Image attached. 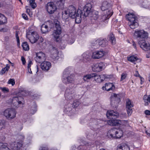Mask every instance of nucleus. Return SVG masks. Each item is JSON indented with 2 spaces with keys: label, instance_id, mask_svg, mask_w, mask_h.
Returning <instances> with one entry per match:
<instances>
[{
  "label": "nucleus",
  "instance_id": "1",
  "mask_svg": "<svg viewBox=\"0 0 150 150\" xmlns=\"http://www.w3.org/2000/svg\"><path fill=\"white\" fill-rule=\"evenodd\" d=\"M92 6L90 4H86L83 7V10L81 11V16H83L86 17L88 16L91 17V20L94 23L93 20H96L98 18V12L96 11H93L91 9Z\"/></svg>",
  "mask_w": 150,
  "mask_h": 150
},
{
  "label": "nucleus",
  "instance_id": "2",
  "mask_svg": "<svg viewBox=\"0 0 150 150\" xmlns=\"http://www.w3.org/2000/svg\"><path fill=\"white\" fill-rule=\"evenodd\" d=\"M113 13L112 10H109L106 14L98 16L96 20H93V21L95 22L97 26L99 28L104 26L105 23H107L108 22V20L112 16Z\"/></svg>",
  "mask_w": 150,
  "mask_h": 150
},
{
  "label": "nucleus",
  "instance_id": "3",
  "mask_svg": "<svg viewBox=\"0 0 150 150\" xmlns=\"http://www.w3.org/2000/svg\"><path fill=\"white\" fill-rule=\"evenodd\" d=\"M106 116L109 118L112 119L107 121V123L109 125L119 126L121 123L120 120H115L119 116V114L117 112L110 110L107 112Z\"/></svg>",
  "mask_w": 150,
  "mask_h": 150
},
{
  "label": "nucleus",
  "instance_id": "4",
  "mask_svg": "<svg viewBox=\"0 0 150 150\" xmlns=\"http://www.w3.org/2000/svg\"><path fill=\"white\" fill-rule=\"evenodd\" d=\"M67 9L70 17L72 18H75V21L76 23H80L81 20V10L78 9L76 11V8L72 5L69 6Z\"/></svg>",
  "mask_w": 150,
  "mask_h": 150
},
{
  "label": "nucleus",
  "instance_id": "5",
  "mask_svg": "<svg viewBox=\"0 0 150 150\" xmlns=\"http://www.w3.org/2000/svg\"><path fill=\"white\" fill-rule=\"evenodd\" d=\"M126 18L129 21L128 24L131 29H134L138 26L139 24L138 18L135 15L129 13L126 15Z\"/></svg>",
  "mask_w": 150,
  "mask_h": 150
},
{
  "label": "nucleus",
  "instance_id": "6",
  "mask_svg": "<svg viewBox=\"0 0 150 150\" xmlns=\"http://www.w3.org/2000/svg\"><path fill=\"white\" fill-rule=\"evenodd\" d=\"M55 22V28L52 34V36L55 40L57 42H59L60 40V37L62 33V29L59 22L58 21H56Z\"/></svg>",
  "mask_w": 150,
  "mask_h": 150
},
{
  "label": "nucleus",
  "instance_id": "7",
  "mask_svg": "<svg viewBox=\"0 0 150 150\" xmlns=\"http://www.w3.org/2000/svg\"><path fill=\"white\" fill-rule=\"evenodd\" d=\"M74 80V76L73 74H70L67 69H66L63 72L62 78L63 83L65 84L72 83Z\"/></svg>",
  "mask_w": 150,
  "mask_h": 150
},
{
  "label": "nucleus",
  "instance_id": "8",
  "mask_svg": "<svg viewBox=\"0 0 150 150\" xmlns=\"http://www.w3.org/2000/svg\"><path fill=\"white\" fill-rule=\"evenodd\" d=\"M134 35L136 38L138 42L140 40H145L148 37V33L144 30L136 29Z\"/></svg>",
  "mask_w": 150,
  "mask_h": 150
},
{
  "label": "nucleus",
  "instance_id": "9",
  "mask_svg": "<svg viewBox=\"0 0 150 150\" xmlns=\"http://www.w3.org/2000/svg\"><path fill=\"white\" fill-rule=\"evenodd\" d=\"M16 112L15 110L12 108H8L4 112V115L8 120L14 119L16 116Z\"/></svg>",
  "mask_w": 150,
  "mask_h": 150
},
{
  "label": "nucleus",
  "instance_id": "10",
  "mask_svg": "<svg viewBox=\"0 0 150 150\" xmlns=\"http://www.w3.org/2000/svg\"><path fill=\"white\" fill-rule=\"evenodd\" d=\"M64 96L66 99L68 101L74 99L75 96L74 89L73 88H67L65 91Z\"/></svg>",
  "mask_w": 150,
  "mask_h": 150
},
{
  "label": "nucleus",
  "instance_id": "11",
  "mask_svg": "<svg viewBox=\"0 0 150 150\" xmlns=\"http://www.w3.org/2000/svg\"><path fill=\"white\" fill-rule=\"evenodd\" d=\"M24 138V135H20L18 136L17 141L19 142H15L13 144V146H12V148L13 149H19L23 145V140Z\"/></svg>",
  "mask_w": 150,
  "mask_h": 150
},
{
  "label": "nucleus",
  "instance_id": "12",
  "mask_svg": "<svg viewBox=\"0 0 150 150\" xmlns=\"http://www.w3.org/2000/svg\"><path fill=\"white\" fill-rule=\"evenodd\" d=\"M46 10L50 14L53 13L57 10V8L52 2H48L45 6Z\"/></svg>",
  "mask_w": 150,
  "mask_h": 150
},
{
  "label": "nucleus",
  "instance_id": "13",
  "mask_svg": "<svg viewBox=\"0 0 150 150\" xmlns=\"http://www.w3.org/2000/svg\"><path fill=\"white\" fill-rule=\"evenodd\" d=\"M91 125H98L100 127H103L107 123V122L101 119H91L90 120Z\"/></svg>",
  "mask_w": 150,
  "mask_h": 150
},
{
  "label": "nucleus",
  "instance_id": "14",
  "mask_svg": "<svg viewBox=\"0 0 150 150\" xmlns=\"http://www.w3.org/2000/svg\"><path fill=\"white\" fill-rule=\"evenodd\" d=\"M105 67L104 63L103 62H100L94 64L92 67V70L95 72H99L103 69Z\"/></svg>",
  "mask_w": 150,
  "mask_h": 150
},
{
  "label": "nucleus",
  "instance_id": "15",
  "mask_svg": "<svg viewBox=\"0 0 150 150\" xmlns=\"http://www.w3.org/2000/svg\"><path fill=\"white\" fill-rule=\"evenodd\" d=\"M108 41L106 39L101 38L96 40L93 44L94 46H100L102 47H105L108 45Z\"/></svg>",
  "mask_w": 150,
  "mask_h": 150
},
{
  "label": "nucleus",
  "instance_id": "16",
  "mask_svg": "<svg viewBox=\"0 0 150 150\" xmlns=\"http://www.w3.org/2000/svg\"><path fill=\"white\" fill-rule=\"evenodd\" d=\"M134 106L133 104L131 102L129 99L126 100V107L127 113L129 116L131 115L132 112V107Z\"/></svg>",
  "mask_w": 150,
  "mask_h": 150
},
{
  "label": "nucleus",
  "instance_id": "17",
  "mask_svg": "<svg viewBox=\"0 0 150 150\" xmlns=\"http://www.w3.org/2000/svg\"><path fill=\"white\" fill-rule=\"evenodd\" d=\"M140 47L145 51H148L150 49V45L145 40H140L138 42Z\"/></svg>",
  "mask_w": 150,
  "mask_h": 150
},
{
  "label": "nucleus",
  "instance_id": "18",
  "mask_svg": "<svg viewBox=\"0 0 150 150\" xmlns=\"http://www.w3.org/2000/svg\"><path fill=\"white\" fill-rule=\"evenodd\" d=\"M111 104L112 105H114L113 103L115 105V106L117 105L120 101V96L119 94H114L113 95L111 96Z\"/></svg>",
  "mask_w": 150,
  "mask_h": 150
},
{
  "label": "nucleus",
  "instance_id": "19",
  "mask_svg": "<svg viewBox=\"0 0 150 150\" xmlns=\"http://www.w3.org/2000/svg\"><path fill=\"white\" fill-rule=\"evenodd\" d=\"M36 57L35 60L36 62L38 63H41L45 59V54L42 52H40L36 53Z\"/></svg>",
  "mask_w": 150,
  "mask_h": 150
},
{
  "label": "nucleus",
  "instance_id": "20",
  "mask_svg": "<svg viewBox=\"0 0 150 150\" xmlns=\"http://www.w3.org/2000/svg\"><path fill=\"white\" fill-rule=\"evenodd\" d=\"M105 54V52L103 50L97 51L93 53L92 57L93 59H98L103 57Z\"/></svg>",
  "mask_w": 150,
  "mask_h": 150
},
{
  "label": "nucleus",
  "instance_id": "21",
  "mask_svg": "<svg viewBox=\"0 0 150 150\" xmlns=\"http://www.w3.org/2000/svg\"><path fill=\"white\" fill-rule=\"evenodd\" d=\"M41 69L44 71H47L51 68V63L48 62L44 61L40 64Z\"/></svg>",
  "mask_w": 150,
  "mask_h": 150
},
{
  "label": "nucleus",
  "instance_id": "22",
  "mask_svg": "<svg viewBox=\"0 0 150 150\" xmlns=\"http://www.w3.org/2000/svg\"><path fill=\"white\" fill-rule=\"evenodd\" d=\"M31 37L29 39L30 42L32 43H34L36 42L39 38V35L38 33L35 32H33L31 33Z\"/></svg>",
  "mask_w": 150,
  "mask_h": 150
},
{
  "label": "nucleus",
  "instance_id": "23",
  "mask_svg": "<svg viewBox=\"0 0 150 150\" xmlns=\"http://www.w3.org/2000/svg\"><path fill=\"white\" fill-rule=\"evenodd\" d=\"M118 130L115 128L110 129L107 133V136L110 138H115V135H116V134L117 133Z\"/></svg>",
  "mask_w": 150,
  "mask_h": 150
},
{
  "label": "nucleus",
  "instance_id": "24",
  "mask_svg": "<svg viewBox=\"0 0 150 150\" xmlns=\"http://www.w3.org/2000/svg\"><path fill=\"white\" fill-rule=\"evenodd\" d=\"M21 99H22L21 98L18 97H14L12 99V103L14 107L15 108H17L19 107V105L22 103L21 100H19Z\"/></svg>",
  "mask_w": 150,
  "mask_h": 150
},
{
  "label": "nucleus",
  "instance_id": "25",
  "mask_svg": "<svg viewBox=\"0 0 150 150\" xmlns=\"http://www.w3.org/2000/svg\"><path fill=\"white\" fill-rule=\"evenodd\" d=\"M102 88L104 90H106L109 91L114 89L115 87L112 83H106L105 84V86H103Z\"/></svg>",
  "mask_w": 150,
  "mask_h": 150
},
{
  "label": "nucleus",
  "instance_id": "26",
  "mask_svg": "<svg viewBox=\"0 0 150 150\" xmlns=\"http://www.w3.org/2000/svg\"><path fill=\"white\" fill-rule=\"evenodd\" d=\"M83 60L84 62H86L90 61L92 58L91 54L89 52H85L82 55Z\"/></svg>",
  "mask_w": 150,
  "mask_h": 150
},
{
  "label": "nucleus",
  "instance_id": "27",
  "mask_svg": "<svg viewBox=\"0 0 150 150\" xmlns=\"http://www.w3.org/2000/svg\"><path fill=\"white\" fill-rule=\"evenodd\" d=\"M110 4L107 1H104L102 3L100 8L102 11H103L107 10L110 7Z\"/></svg>",
  "mask_w": 150,
  "mask_h": 150
},
{
  "label": "nucleus",
  "instance_id": "28",
  "mask_svg": "<svg viewBox=\"0 0 150 150\" xmlns=\"http://www.w3.org/2000/svg\"><path fill=\"white\" fill-rule=\"evenodd\" d=\"M96 73H93L84 75L83 77V80L85 81L88 82L91 79L96 77Z\"/></svg>",
  "mask_w": 150,
  "mask_h": 150
},
{
  "label": "nucleus",
  "instance_id": "29",
  "mask_svg": "<svg viewBox=\"0 0 150 150\" xmlns=\"http://www.w3.org/2000/svg\"><path fill=\"white\" fill-rule=\"evenodd\" d=\"M109 41L112 45L116 43V40L114 35L112 33H110L108 36Z\"/></svg>",
  "mask_w": 150,
  "mask_h": 150
},
{
  "label": "nucleus",
  "instance_id": "30",
  "mask_svg": "<svg viewBox=\"0 0 150 150\" xmlns=\"http://www.w3.org/2000/svg\"><path fill=\"white\" fill-rule=\"evenodd\" d=\"M38 44L39 45L40 48L42 49L44 48L46 46V43L45 42H43V39L42 37L39 38Z\"/></svg>",
  "mask_w": 150,
  "mask_h": 150
},
{
  "label": "nucleus",
  "instance_id": "31",
  "mask_svg": "<svg viewBox=\"0 0 150 150\" xmlns=\"http://www.w3.org/2000/svg\"><path fill=\"white\" fill-rule=\"evenodd\" d=\"M143 100L144 103V105L147 106L150 103V95L148 96L147 95H145L143 98Z\"/></svg>",
  "mask_w": 150,
  "mask_h": 150
},
{
  "label": "nucleus",
  "instance_id": "32",
  "mask_svg": "<svg viewBox=\"0 0 150 150\" xmlns=\"http://www.w3.org/2000/svg\"><path fill=\"white\" fill-rule=\"evenodd\" d=\"M69 17H70V16L67 9L62 12V17L63 19L66 20Z\"/></svg>",
  "mask_w": 150,
  "mask_h": 150
},
{
  "label": "nucleus",
  "instance_id": "33",
  "mask_svg": "<svg viewBox=\"0 0 150 150\" xmlns=\"http://www.w3.org/2000/svg\"><path fill=\"white\" fill-rule=\"evenodd\" d=\"M129 147L126 144L119 145L117 146V150H128Z\"/></svg>",
  "mask_w": 150,
  "mask_h": 150
},
{
  "label": "nucleus",
  "instance_id": "34",
  "mask_svg": "<svg viewBox=\"0 0 150 150\" xmlns=\"http://www.w3.org/2000/svg\"><path fill=\"white\" fill-rule=\"evenodd\" d=\"M95 77L96 81L98 82H100L103 81L105 76L104 75H101L98 76L96 75Z\"/></svg>",
  "mask_w": 150,
  "mask_h": 150
},
{
  "label": "nucleus",
  "instance_id": "35",
  "mask_svg": "<svg viewBox=\"0 0 150 150\" xmlns=\"http://www.w3.org/2000/svg\"><path fill=\"white\" fill-rule=\"evenodd\" d=\"M41 30L42 33H46L48 32L47 25L43 24L41 27Z\"/></svg>",
  "mask_w": 150,
  "mask_h": 150
},
{
  "label": "nucleus",
  "instance_id": "36",
  "mask_svg": "<svg viewBox=\"0 0 150 150\" xmlns=\"http://www.w3.org/2000/svg\"><path fill=\"white\" fill-rule=\"evenodd\" d=\"M6 22L7 20L6 17L3 14L0 13V24H4Z\"/></svg>",
  "mask_w": 150,
  "mask_h": 150
},
{
  "label": "nucleus",
  "instance_id": "37",
  "mask_svg": "<svg viewBox=\"0 0 150 150\" xmlns=\"http://www.w3.org/2000/svg\"><path fill=\"white\" fill-rule=\"evenodd\" d=\"M8 144L7 143H3L0 142V150L1 149H5V150H10L9 148L7 147Z\"/></svg>",
  "mask_w": 150,
  "mask_h": 150
},
{
  "label": "nucleus",
  "instance_id": "38",
  "mask_svg": "<svg viewBox=\"0 0 150 150\" xmlns=\"http://www.w3.org/2000/svg\"><path fill=\"white\" fill-rule=\"evenodd\" d=\"M10 68V66L8 64H7L5 67L2 69L0 72V74L1 75H3L4 74L6 71H8Z\"/></svg>",
  "mask_w": 150,
  "mask_h": 150
},
{
  "label": "nucleus",
  "instance_id": "39",
  "mask_svg": "<svg viewBox=\"0 0 150 150\" xmlns=\"http://www.w3.org/2000/svg\"><path fill=\"white\" fill-rule=\"evenodd\" d=\"M23 49L25 51H28L29 50V46L26 42H24L22 45Z\"/></svg>",
  "mask_w": 150,
  "mask_h": 150
},
{
  "label": "nucleus",
  "instance_id": "40",
  "mask_svg": "<svg viewBox=\"0 0 150 150\" xmlns=\"http://www.w3.org/2000/svg\"><path fill=\"white\" fill-rule=\"evenodd\" d=\"M117 133L116 134V135H115V138H120L123 136V132L122 130L118 129L117 131Z\"/></svg>",
  "mask_w": 150,
  "mask_h": 150
},
{
  "label": "nucleus",
  "instance_id": "41",
  "mask_svg": "<svg viewBox=\"0 0 150 150\" xmlns=\"http://www.w3.org/2000/svg\"><path fill=\"white\" fill-rule=\"evenodd\" d=\"M29 3L30 6L33 9L35 8L37 6V5L35 2V0H30Z\"/></svg>",
  "mask_w": 150,
  "mask_h": 150
},
{
  "label": "nucleus",
  "instance_id": "42",
  "mask_svg": "<svg viewBox=\"0 0 150 150\" xmlns=\"http://www.w3.org/2000/svg\"><path fill=\"white\" fill-rule=\"evenodd\" d=\"M127 59L128 61L133 62L137 61L138 59L136 56H132L128 57Z\"/></svg>",
  "mask_w": 150,
  "mask_h": 150
},
{
  "label": "nucleus",
  "instance_id": "43",
  "mask_svg": "<svg viewBox=\"0 0 150 150\" xmlns=\"http://www.w3.org/2000/svg\"><path fill=\"white\" fill-rule=\"evenodd\" d=\"M64 4V0H56V4L58 6H63Z\"/></svg>",
  "mask_w": 150,
  "mask_h": 150
},
{
  "label": "nucleus",
  "instance_id": "44",
  "mask_svg": "<svg viewBox=\"0 0 150 150\" xmlns=\"http://www.w3.org/2000/svg\"><path fill=\"white\" fill-rule=\"evenodd\" d=\"M33 107L32 108V110H30V113L32 114H34L36 111V108L37 105L36 104H35L33 106Z\"/></svg>",
  "mask_w": 150,
  "mask_h": 150
},
{
  "label": "nucleus",
  "instance_id": "45",
  "mask_svg": "<svg viewBox=\"0 0 150 150\" xmlns=\"http://www.w3.org/2000/svg\"><path fill=\"white\" fill-rule=\"evenodd\" d=\"M80 103V102L78 100H75L72 106L73 108H75L77 107Z\"/></svg>",
  "mask_w": 150,
  "mask_h": 150
},
{
  "label": "nucleus",
  "instance_id": "46",
  "mask_svg": "<svg viewBox=\"0 0 150 150\" xmlns=\"http://www.w3.org/2000/svg\"><path fill=\"white\" fill-rule=\"evenodd\" d=\"M32 64V61H30L29 62L28 65V73L30 74H32V71L31 70V69L30 68V67L31 64Z\"/></svg>",
  "mask_w": 150,
  "mask_h": 150
},
{
  "label": "nucleus",
  "instance_id": "47",
  "mask_svg": "<svg viewBox=\"0 0 150 150\" xmlns=\"http://www.w3.org/2000/svg\"><path fill=\"white\" fill-rule=\"evenodd\" d=\"M85 144L86 146H88L89 148L93 147L95 145V144H94L93 142H87L86 144Z\"/></svg>",
  "mask_w": 150,
  "mask_h": 150
},
{
  "label": "nucleus",
  "instance_id": "48",
  "mask_svg": "<svg viewBox=\"0 0 150 150\" xmlns=\"http://www.w3.org/2000/svg\"><path fill=\"white\" fill-rule=\"evenodd\" d=\"M121 122V123L120 124V127H121V125H123L125 126H127L128 125V124L127 121L125 120H120Z\"/></svg>",
  "mask_w": 150,
  "mask_h": 150
},
{
  "label": "nucleus",
  "instance_id": "49",
  "mask_svg": "<svg viewBox=\"0 0 150 150\" xmlns=\"http://www.w3.org/2000/svg\"><path fill=\"white\" fill-rule=\"evenodd\" d=\"M127 74L126 73H124L122 74L121 75L120 81H122L123 80L125 79L127 77Z\"/></svg>",
  "mask_w": 150,
  "mask_h": 150
},
{
  "label": "nucleus",
  "instance_id": "50",
  "mask_svg": "<svg viewBox=\"0 0 150 150\" xmlns=\"http://www.w3.org/2000/svg\"><path fill=\"white\" fill-rule=\"evenodd\" d=\"M0 89L4 93L8 92L9 91L8 89V88L6 87H0Z\"/></svg>",
  "mask_w": 150,
  "mask_h": 150
},
{
  "label": "nucleus",
  "instance_id": "51",
  "mask_svg": "<svg viewBox=\"0 0 150 150\" xmlns=\"http://www.w3.org/2000/svg\"><path fill=\"white\" fill-rule=\"evenodd\" d=\"M8 83L9 84H11L12 86H13L15 84L14 79H10L8 82Z\"/></svg>",
  "mask_w": 150,
  "mask_h": 150
},
{
  "label": "nucleus",
  "instance_id": "52",
  "mask_svg": "<svg viewBox=\"0 0 150 150\" xmlns=\"http://www.w3.org/2000/svg\"><path fill=\"white\" fill-rule=\"evenodd\" d=\"M51 57L53 59L55 60L58 59V57L57 55V52L55 54H53Z\"/></svg>",
  "mask_w": 150,
  "mask_h": 150
},
{
  "label": "nucleus",
  "instance_id": "53",
  "mask_svg": "<svg viewBox=\"0 0 150 150\" xmlns=\"http://www.w3.org/2000/svg\"><path fill=\"white\" fill-rule=\"evenodd\" d=\"M16 36L17 41V45H19L20 44V40L19 36L18 35V33L17 32H16Z\"/></svg>",
  "mask_w": 150,
  "mask_h": 150
},
{
  "label": "nucleus",
  "instance_id": "54",
  "mask_svg": "<svg viewBox=\"0 0 150 150\" xmlns=\"http://www.w3.org/2000/svg\"><path fill=\"white\" fill-rule=\"evenodd\" d=\"M16 36L17 41V45H19L20 44V40L19 36L18 35V33L17 32H16Z\"/></svg>",
  "mask_w": 150,
  "mask_h": 150
},
{
  "label": "nucleus",
  "instance_id": "55",
  "mask_svg": "<svg viewBox=\"0 0 150 150\" xmlns=\"http://www.w3.org/2000/svg\"><path fill=\"white\" fill-rule=\"evenodd\" d=\"M21 60L23 64L24 65L26 62V61L25 58L23 56L21 57Z\"/></svg>",
  "mask_w": 150,
  "mask_h": 150
},
{
  "label": "nucleus",
  "instance_id": "56",
  "mask_svg": "<svg viewBox=\"0 0 150 150\" xmlns=\"http://www.w3.org/2000/svg\"><path fill=\"white\" fill-rule=\"evenodd\" d=\"M22 16L23 18L25 20H27L28 19V18L26 14L23 13L22 14Z\"/></svg>",
  "mask_w": 150,
  "mask_h": 150
},
{
  "label": "nucleus",
  "instance_id": "57",
  "mask_svg": "<svg viewBox=\"0 0 150 150\" xmlns=\"http://www.w3.org/2000/svg\"><path fill=\"white\" fill-rule=\"evenodd\" d=\"M134 76L136 77H139L140 76V75L138 72L137 71H135V73L134 74Z\"/></svg>",
  "mask_w": 150,
  "mask_h": 150
},
{
  "label": "nucleus",
  "instance_id": "58",
  "mask_svg": "<svg viewBox=\"0 0 150 150\" xmlns=\"http://www.w3.org/2000/svg\"><path fill=\"white\" fill-rule=\"evenodd\" d=\"M145 114L147 115H150V110H146L144 111Z\"/></svg>",
  "mask_w": 150,
  "mask_h": 150
},
{
  "label": "nucleus",
  "instance_id": "59",
  "mask_svg": "<svg viewBox=\"0 0 150 150\" xmlns=\"http://www.w3.org/2000/svg\"><path fill=\"white\" fill-rule=\"evenodd\" d=\"M27 6L26 7V12L29 15H30V10L29 9L27 8Z\"/></svg>",
  "mask_w": 150,
  "mask_h": 150
},
{
  "label": "nucleus",
  "instance_id": "60",
  "mask_svg": "<svg viewBox=\"0 0 150 150\" xmlns=\"http://www.w3.org/2000/svg\"><path fill=\"white\" fill-rule=\"evenodd\" d=\"M4 124L0 121V130L2 129Z\"/></svg>",
  "mask_w": 150,
  "mask_h": 150
},
{
  "label": "nucleus",
  "instance_id": "61",
  "mask_svg": "<svg viewBox=\"0 0 150 150\" xmlns=\"http://www.w3.org/2000/svg\"><path fill=\"white\" fill-rule=\"evenodd\" d=\"M39 150H48V149L46 147H41L40 148Z\"/></svg>",
  "mask_w": 150,
  "mask_h": 150
},
{
  "label": "nucleus",
  "instance_id": "62",
  "mask_svg": "<svg viewBox=\"0 0 150 150\" xmlns=\"http://www.w3.org/2000/svg\"><path fill=\"white\" fill-rule=\"evenodd\" d=\"M132 45L134 47L135 49H136V44L135 42L134 41H132Z\"/></svg>",
  "mask_w": 150,
  "mask_h": 150
},
{
  "label": "nucleus",
  "instance_id": "63",
  "mask_svg": "<svg viewBox=\"0 0 150 150\" xmlns=\"http://www.w3.org/2000/svg\"><path fill=\"white\" fill-rule=\"evenodd\" d=\"M76 148V146L75 145H74L71 147V149L72 150H75Z\"/></svg>",
  "mask_w": 150,
  "mask_h": 150
},
{
  "label": "nucleus",
  "instance_id": "64",
  "mask_svg": "<svg viewBox=\"0 0 150 150\" xmlns=\"http://www.w3.org/2000/svg\"><path fill=\"white\" fill-rule=\"evenodd\" d=\"M65 108H66L67 109V111H69L70 112L72 108H69L68 109L67 108V107H65Z\"/></svg>",
  "mask_w": 150,
  "mask_h": 150
}]
</instances>
